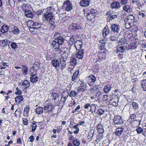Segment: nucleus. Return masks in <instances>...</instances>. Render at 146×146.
<instances>
[{
    "instance_id": "nucleus-59",
    "label": "nucleus",
    "mask_w": 146,
    "mask_h": 146,
    "mask_svg": "<svg viewBox=\"0 0 146 146\" xmlns=\"http://www.w3.org/2000/svg\"><path fill=\"white\" fill-rule=\"evenodd\" d=\"M129 117L130 119H133L136 118V115L135 113L130 114Z\"/></svg>"
},
{
    "instance_id": "nucleus-60",
    "label": "nucleus",
    "mask_w": 146,
    "mask_h": 146,
    "mask_svg": "<svg viewBox=\"0 0 146 146\" xmlns=\"http://www.w3.org/2000/svg\"><path fill=\"white\" fill-rule=\"evenodd\" d=\"M22 8L23 9V11L25 12V11H26V9H27V6L25 4H23L22 6Z\"/></svg>"
},
{
    "instance_id": "nucleus-55",
    "label": "nucleus",
    "mask_w": 146,
    "mask_h": 146,
    "mask_svg": "<svg viewBox=\"0 0 146 146\" xmlns=\"http://www.w3.org/2000/svg\"><path fill=\"white\" fill-rule=\"evenodd\" d=\"M29 106H26L24 108V112L25 113H28L29 111Z\"/></svg>"
},
{
    "instance_id": "nucleus-1",
    "label": "nucleus",
    "mask_w": 146,
    "mask_h": 146,
    "mask_svg": "<svg viewBox=\"0 0 146 146\" xmlns=\"http://www.w3.org/2000/svg\"><path fill=\"white\" fill-rule=\"evenodd\" d=\"M66 59L63 56H61L60 61L57 59H53L51 60V62L53 66L55 69L59 68L62 70H63L66 67Z\"/></svg>"
},
{
    "instance_id": "nucleus-43",
    "label": "nucleus",
    "mask_w": 146,
    "mask_h": 146,
    "mask_svg": "<svg viewBox=\"0 0 146 146\" xmlns=\"http://www.w3.org/2000/svg\"><path fill=\"white\" fill-rule=\"evenodd\" d=\"M49 23L51 25V27L53 29H54L55 27V23L52 20H50L49 21Z\"/></svg>"
},
{
    "instance_id": "nucleus-20",
    "label": "nucleus",
    "mask_w": 146,
    "mask_h": 146,
    "mask_svg": "<svg viewBox=\"0 0 146 146\" xmlns=\"http://www.w3.org/2000/svg\"><path fill=\"white\" fill-rule=\"evenodd\" d=\"M94 133V130H91L88 133V135L87 138L88 140H91L93 137Z\"/></svg>"
},
{
    "instance_id": "nucleus-61",
    "label": "nucleus",
    "mask_w": 146,
    "mask_h": 146,
    "mask_svg": "<svg viewBox=\"0 0 146 146\" xmlns=\"http://www.w3.org/2000/svg\"><path fill=\"white\" fill-rule=\"evenodd\" d=\"M126 16L125 15L123 14H121L120 16V18L121 19V20H122V22L123 21H124L123 20L125 17ZM120 18H119V19Z\"/></svg>"
},
{
    "instance_id": "nucleus-51",
    "label": "nucleus",
    "mask_w": 146,
    "mask_h": 146,
    "mask_svg": "<svg viewBox=\"0 0 146 146\" xmlns=\"http://www.w3.org/2000/svg\"><path fill=\"white\" fill-rule=\"evenodd\" d=\"M91 106V105L90 104L88 103L84 105V108L86 109H87V110L88 111V110L90 108Z\"/></svg>"
},
{
    "instance_id": "nucleus-8",
    "label": "nucleus",
    "mask_w": 146,
    "mask_h": 146,
    "mask_svg": "<svg viewBox=\"0 0 146 146\" xmlns=\"http://www.w3.org/2000/svg\"><path fill=\"white\" fill-rule=\"evenodd\" d=\"M69 29L72 30L74 31L81 29L80 24L77 23L70 24L69 26Z\"/></svg>"
},
{
    "instance_id": "nucleus-23",
    "label": "nucleus",
    "mask_w": 146,
    "mask_h": 146,
    "mask_svg": "<svg viewBox=\"0 0 146 146\" xmlns=\"http://www.w3.org/2000/svg\"><path fill=\"white\" fill-rule=\"evenodd\" d=\"M85 90V85L84 84H81L80 86L78 88L77 91L78 93L83 92Z\"/></svg>"
},
{
    "instance_id": "nucleus-47",
    "label": "nucleus",
    "mask_w": 146,
    "mask_h": 146,
    "mask_svg": "<svg viewBox=\"0 0 146 146\" xmlns=\"http://www.w3.org/2000/svg\"><path fill=\"white\" fill-rule=\"evenodd\" d=\"M136 131L137 132V133L138 134L141 133L143 131V129L140 127H139L137 128L136 129Z\"/></svg>"
},
{
    "instance_id": "nucleus-15",
    "label": "nucleus",
    "mask_w": 146,
    "mask_h": 146,
    "mask_svg": "<svg viewBox=\"0 0 146 146\" xmlns=\"http://www.w3.org/2000/svg\"><path fill=\"white\" fill-rule=\"evenodd\" d=\"M11 32L15 35H18L20 33V30L17 27H14Z\"/></svg>"
},
{
    "instance_id": "nucleus-14",
    "label": "nucleus",
    "mask_w": 146,
    "mask_h": 146,
    "mask_svg": "<svg viewBox=\"0 0 146 146\" xmlns=\"http://www.w3.org/2000/svg\"><path fill=\"white\" fill-rule=\"evenodd\" d=\"M97 129L98 131L100 133H103L104 131L102 125L100 123H98L97 127Z\"/></svg>"
},
{
    "instance_id": "nucleus-5",
    "label": "nucleus",
    "mask_w": 146,
    "mask_h": 146,
    "mask_svg": "<svg viewBox=\"0 0 146 146\" xmlns=\"http://www.w3.org/2000/svg\"><path fill=\"white\" fill-rule=\"evenodd\" d=\"M134 21V17L133 15H131L127 16L124 20V22L125 24L126 27L127 26V24L130 27H131L133 25V23Z\"/></svg>"
},
{
    "instance_id": "nucleus-4",
    "label": "nucleus",
    "mask_w": 146,
    "mask_h": 146,
    "mask_svg": "<svg viewBox=\"0 0 146 146\" xmlns=\"http://www.w3.org/2000/svg\"><path fill=\"white\" fill-rule=\"evenodd\" d=\"M127 40L124 38H122L119 40V52L123 53L127 49Z\"/></svg>"
},
{
    "instance_id": "nucleus-63",
    "label": "nucleus",
    "mask_w": 146,
    "mask_h": 146,
    "mask_svg": "<svg viewBox=\"0 0 146 146\" xmlns=\"http://www.w3.org/2000/svg\"><path fill=\"white\" fill-rule=\"evenodd\" d=\"M117 36L114 37V36H112L111 37L110 40H111L114 41L116 40H117L118 36L117 35Z\"/></svg>"
},
{
    "instance_id": "nucleus-50",
    "label": "nucleus",
    "mask_w": 146,
    "mask_h": 146,
    "mask_svg": "<svg viewBox=\"0 0 146 146\" xmlns=\"http://www.w3.org/2000/svg\"><path fill=\"white\" fill-rule=\"evenodd\" d=\"M128 0H121L120 3H119V7L121 5H120L121 4V5H125L126 3H127V2Z\"/></svg>"
},
{
    "instance_id": "nucleus-62",
    "label": "nucleus",
    "mask_w": 146,
    "mask_h": 146,
    "mask_svg": "<svg viewBox=\"0 0 146 146\" xmlns=\"http://www.w3.org/2000/svg\"><path fill=\"white\" fill-rule=\"evenodd\" d=\"M108 96L106 95H104L103 96V99L104 101H107L108 100Z\"/></svg>"
},
{
    "instance_id": "nucleus-46",
    "label": "nucleus",
    "mask_w": 146,
    "mask_h": 146,
    "mask_svg": "<svg viewBox=\"0 0 146 146\" xmlns=\"http://www.w3.org/2000/svg\"><path fill=\"white\" fill-rule=\"evenodd\" d=\"M104 112V110L102 109H100L98 110L97 113L101 116L103 114Z\"/></svg>"
},
{
    "instance_id": "nucleus-11",
    "label": "nucleus",
    "mask_w": 146,
    "mask_h": 146,
    "mask_svg": "<svg viewBox=\"0 0 146 146\" xmlns=\"http://www.w3.org/2000/svg\"><path fill=\"white\" fill-rule=\"evenodd\" d=\"M53 106L51 104H48L44 107V111L45 113L49 114L51 111L53 109Z\"/></svg>"
},
{
    "instance_id": "nucleus-29",
    "label": "nucleus",
    "mask_w": 146,
    "mask_h": 146,
    "mask_svg": "<svg viewBox=\"0 0 146 146\" xmlns=\"http://www.w3.org/2000/svg\"><path fill=\"white\" fill-rule=\"evenodd\" d=\"M142 88L144 91H146V79L143 80L141 82Z\"/></svg>"
},
{
    "instance_id": "nucleus-18",
    "label": "nucleus",
    "mask_w": 146,
    "mask_h": 146,
    "mask_svg": "<svg viewBox=\"0 0 146 146\" xmlns=\"http://www.w3.org/2000/svg\"><path fill=\"white\" fill-rule=\"evenodd\" d=\"M22 85L25 88H27L30 86V83L29 81L27 80H25L22 84Z\"/></svg>"
},
{
    "instance_id": "nucleus-7",
    "label": "nucleus",
    "mask_w": 146,
    "mask_h": 146,
    "mask_svg": "<svg viewBox=\"0 0 146 146\" xmlns=\"http://www.w3.org/2000/svg\"><path fill=\"white\" fill-rule=\"evenodd\" d=\"M31 73V75L30 77L31 82L33 84L36 83L38 81V79L37 75L36 74L37 72H32Z\"/></svg>"
},
{
    "instance_id": "nucleus-49",
    "label": "nucleus",
    "mask_w": 146,
    "mask_h": 146,
    "mask_svg": "<svg viewBox=\"0 0 146 146\" xmlns=\"http://www.w3.org/2000/svg\"><path fill=\"white\" fill-rule=\"evenodd\" d=\"M113 12L112 11L110 10L106 13V15L108 16L107 17H108L111 16L113 14Z\"/></svg>"
},
{
    "instance_id": "nucleus-58",
    "label": "nucleus",
    "mask_w": 146,
    "mask_h": 146,
    "mask_svg": "<svg viewBox=\"0 0 146 146\" xmlns=\"http://www.w3.org/2000/svg\"><path fill=\"white\" fill-rule=\"evenodd\" d=\"M90 13L91 14H97L98 13V11L96 9H92L90 10Z\"/></svg>"
},
{
    "instance_id": "nucleus-41",
    "label": "nucleus",
    "mask_w": 146,
    "mask_h": 146,
    "mask_svg": "<svg viewBox=\"0 0 146 146\" xmlns=\"http://www.w3.org/2000/svg\"><path fill=\"white\" fill-rule=\"evenodd\" d=\"M77 93L74 91H72L70 93L69 96L70 97H74L77 95Z\"/></svg>"
},
{
    "instance_id": "nucleus-31",
    "label": "nucleus",
    "mask_w": 146,
    "mask_h": 146,
    "mask_svg": "<svg viewBox=\"0 0 146 146\" xmlns=\"http://www.w3.org/2000/svg\"><path fill=\"white\" fill-rule=\"evenodd\" d=\"M111 89L110 86L109 85H107L105 86L104 88V92L105 93H108L110 92Z\"/></svg>"
},
{
    "instance_id": "nucleus-12",
    "label": "nucleus",
    "mask_w": 146,
    "mask_h": 146,
    "mask_svg": "<svg viewBox=\"0 0 146 146\" xmlns=\"http://www.w3.org/2000/svg\"><path fill=\"white\" fill-rule=\"evenodd\" d=\"M84 50L81 49L79 50L76 54V56L79 59H82L84 54Z\"/></svg>"
},
{
    "instance_id": "nucleus-64",
    "label": "nucleus",
    "mask_w": 146,
    "mask_h": 146,
    "mask_svg": "<svg viewBox=\"0 0 146 146\" xmlns=\"http://www.w3.org/2000/svg\"><path fill=\"white\" fill-rule=\"evenodd\" d=\"M34 138L33 135L31 136L29 138V141L30 142H33L34 140Z\"/></svg>"
},
{
    "instance_id": "nucleus-16",
    "label": "nucleus",
    "mask_w": 146,
    "mask_h": 146,
    "mask_svg": "<svg viewBox=\"0 0 146 146\" xmlns=\"http://www.w3.org/2000/svg\"><path fill=\"white\" fill-rule=\"evenodd\" d=\"M112 31L115 33H117L119 30V27L117 25L115 24H112L111 26Z\"/></svg>"
},
{
    "instance_id": "nucleus-24",
    "label": "nucleus",
    "mask_w": 146,
    "mask_h": 146,
    "mask_svg": "<svg viewBox=\"0 0 146 146\" xmlns=\"http://www.w3.org/2000/svg\"><path fill=\"white\" fill-rule=\"evenodd\" d=\"M96 105L94 104H92L91 105L90 109L88 111H91L92 113L94 112H96Z\"/></svg>"
},
{
    "instance_id": "nucleus-17",
    "label": "nucleus",
    "mask_w": 146,
    "mask_h": 146,
    "mask_svg": "<svg viewBox=\"0 0 146 146\" xmlns=\"http://www.w3.org/2000/svg\"><path fill=\"white\" fill-rule=\"evenodd\" d=\"M79 72L80 71L79 70H78L73 73L72 77V81H74L76 80L79 75Z\"/></svg>"
},
{
    "instance_id": "nucleus-35",
    "label": "nucleus",
    "mask_w": 146,
    "mask_h": 146,
    "mask_svg": "<svg viewBox=\"0 0 146 146\" xmlns=\"http://www.w3.org/2000/svg\"><path fill=\"white\" fill-rule=\"evenodd\" d=\"M37 122L35 121H33L32 124L31 125V127H32V131H34L36 129V123Z\"/></svg>"
},
{
    "instance_id": "nucleus-44",
    "label": "nucleus",
    "mask_w": 146,
    "mask_h": 146,
    "mask_svg": "<svg viewBox=\"0 0 146 146\" xmlns=\"http://www.w3.org/2000/svg\"><path fill=\"white\" fill-rule=\"evenodd\" d=\"M59 96L57 93H53L52 92L51 93V96L52 97L54 98V100H56V98H58Z\"/></svg>"
},
{
    "instance_id": "nucleus-27",
    "label": "nucleus",
    "mask_w": 146,
    "mask_h": 146,
    "mask_svg": "<svg viewBox=\"0 0 146 146\" xmlns=\"http://www.w3.org/2000/svg\"><path fill=\"white\" fill-rule=\"evenodd\" d=\"M11 43V41L9 40L4 39L2 40V44H3V46H6L7 45L9 46V44Z\"/></svg>"
},
{
    "instance_id": "nucleus-21",
    "label": "nucleus",
    "mask_w": 146,
    "mask_h": 146,
    "mask_svg": "<svg viewBox=\"0 0 146 146\" xmlns=\"http://www.w3.org/2000/svg\"><path fill=\"white\" fill-rule=\"evenodd\" d=\"M43 109L41 107L37 108L35 109V112L38 114H40L43 112Z\"/></svg>"
},
{
    "instance_id": "nucleus-52",
    "label": "nucleus",
    "mask_w": 146,
    "mask_h": 146,
    "mask_svg": "<svg viewBox=\"0 0 146 146\" xmlns=\"http://www.w3.org/2000/svg\"><path fill=\"white\" fill-rule=\"evenodd\" d=\"M76 103L75 100H72L70 101V102L69 104V107H72L73 106L75 105Z\"/></svg>"
},
{
    "instance_id": "nucleus-22",
    "label": "nucleus",
    "mask_w": 146,
    "mask_h": 146,
    "mask_svg": "<svg viewBox=\"0 0 146 146\" xmlns=\"http://www.w3.org/2000/svg\"><path fill=\"white\" fill-rule=\"evenodd\" d=\"M72 144L74 146H79L80 144V141L78 139L75 138L73 140Z\"/></svg>"
},
{
    "instance_id": "nucleus-40",
    "label": "nucleus",
    "mask_w": 146,
    "mask_h": 146,
    "mask_svg": "<svg viewBox=\"0 0 146 146\" xmlns=\"http://www.w3.org/2000/svg\"><path fill=\"white\" fill-rule=\"evenodd\" d=\"M117 17V15H112L111 16V17H107V20L108 21H110V20L113 19L115 18H116Z\"/></svg>"
},
{
    "instance_id": "nucleus-37",
    "label": "nucleus",
    "mask_w": 146,
    "mask_h": 146,
    "mask_svg": "<svg viewBox=\"0 0 146 146\" xmlns=\"http://www.w3.org/2000/svg\"><path fill=\"white\" fill-rule=\"evenodd\" d=\"M75 42V40L74 38L73 37H71L70 38L68 41V43L70 45H72L73 44H74Z\"/></svg>"
},
{
    "instance_id": "nucleus-32",
    "label": "nucleus",
    "mask_w": 146,
    "mask_h": 146,
    "mask_svg": "<svg viewBox=\"0 0 146 146\" xmlns=\"http://www.w3.org/2000/svg\"><path fill=\"white\" fill-rule=\"evenodd\" d=\"M132 105L133 109L135 111L138 109L139 107L137 103L133 102L132 103Z\"/></svg>"
},
{
    "instance_id": "nucleus-57",
    "label": "nucleus",
    "mask_w": 146,
    "mask_h": 146,
    "mask_svg": "<svg viewBox=\"0 0 146 146\" xmlns=\"http://www.w3.org/2000/svg\"><path fill=\"white\" fill-rule=\"evenodd\" d=\"M68 95L67 97L66 96H62V97L61 98V100H62V102L63 103H64L66 101V99L68 97Z\"/></svg>"
},
{
    "instance_id": "nucleus-56",
    "label": "nucleus",
    "mask_w": 146,
    "mask_h": 146,
    "mask_svg": "<svg viewBox=\"0 0 146 146\" xmlns=\"http://www.w3.org/2000/svg\"><path fill=\"white\" fill-rule=\"evenodd\" d=\"M23 124L25 125H27L28 124V120L26 118H23Z\"/></svg>"
},
{
    "instance_id": "nucleus-54",
    "label": "nucleus",
    "mask_w": 146,
    "mask_h": 146,
    "mask_svg": "<svg viewBox=\"0 0 146 146\" xmlns=\"http://www.w3.org/2000/svg\"><path fill=\"white\" fill-rule=\"evenodd\" d=\"M119 102V99L116 100V101H113V102L112 103V105L113 106H114L115 107H117L118 106V103Z\"/></svg>"
},
{
    "instance_id": "nucleus-3",
    "label": "nucleus",
    "mask_w": 146,
    "mask_h": 146,
    "mask_svg": "<svg viewBox=\"0 0 146 146\" xmlns=\"http://www.w3.org/2000/svg\"><path fill=\"white\" fill-rule=\"evenodd\" d=\"M46 10V11H45L44 13L42 19L43 21L44 22L46 21H48L52 19L54 17L52 13L55 11L54 9L51 7H47Z\"/></svg>"
},
{
    "instance_id": "nucleus-34",
    "label": "nucleus",
    "mask_w": 146,
    "mask_h": 146,
    "mask_svg": "<svg viewBox=\"0 0 146 146\" xmlns=\"http://www.w3.org/2000/svg\"><path fill=\"white\" fill-rule=\"evenodd\" d=\"M35 23L31 20H29L27 21V26L29 27H34Z\"/></svg>"
},
{
    "instance_id": "nucleus-13",
    "label": "nucleus",
    "mask_w": 146,
    "mask_h": 146,
    "mask_svg": "<svg viewBox=\"0 0 146 146\" xmlns=\"http://www.w3.org/2000/svg\"><path fill=\"white\" fill-rule=\"evenodd\" d=\"M110 30L108 27H105L103 29L102 32V35L105 38L109 33Z\"/></svg>"
},
{
    "instance_id": "nucleus-38",
    "label": "nucleus",
    "mask_w": 146,
    "mask_h": 146,
    "mask_svg": "<svg viewBox=\"0 0 146 146\" xmlns=\"http://www.w3.org/2000/svg\"><path fill=\"white\" fill-rule=\"evenodd\" d=\"M29 68L25 66H23L22 71L23 72V74L24 75H26L27 74V72Z\"/></svg>"
},
{
    "instance_id": "nucleus-30",
    "label": "nucleus",
    "mask_w": 146,
    "mask_h": 146,
    "mask_svg": "<svg viewBox=\"0 0 146 146\" xmlns=\"http://www.w3.org/2000/svg\"><path fill=\"white\" fill-rule=\"evenodd\" d=\"M70 64L73 66L75 65L77 63L76 59L74 57L72 58L70 61Z\"/></svg>"
},
{
    "instance_id": "nucleus-45",
    "label": "nucleus",
    "mask_w": 146,
    "mask_h": 146,
    "mask_svg": "<svg viewBox=\"0 0 146 146\" xmlns=\"http://www.w3.org/2000/svg\"><path fill=\"white\" fill-rule=\"evenodd\" d=\"M11 45L12 48L14 50L18 48L17 43L15 42L11 43Z\"/></svg>"
},
{
    "instance_id": "nucleus-42",
    "label": "nucleus",
    "mask_w": 146,
    "mask_h": 146,
    "mask_svg": "<svg viewBox=\"0 0 146 146\" xmlns=\"http://www.w3.org/2000/svg\"><path fill=\"white\" fill-rule=\"evenodd\" d=\"M72 128H74V129H76V130L74 131L73 132L75 134H77L79 132L80 129H79L78 127H77L75 125H74L73 126Z\"/></svg>"
},
{
    "instance_id": "nucleus-36",
    "label": "nucleus",
    "mask_w": 146,
    "mask_h": 146,
    "mask_svg": "<svg viewBox=\"0 0 146 146\" xmlns=\"http://www.w3.org/2000/svg\"><path fill=\"white\" fill-rule=\"evenodd\" d=\"M118 116L117 115L114 117L113 119V121L115 125H117L119 124V118Z\"/></svg>"
},
{
    "instance_id": "nucleus-9",
    "label": "nucleus",
    "mask_w": 146,
    "mask_h": 146,
    "mask_svg": "<svg viewBox=\"0 0 146 146\" xmlns=\"http://www.w3.org/2000/svg\"><path fill=\"white\" fill-rule=\"evenodd\" d=\"M91 3V0H81L79 5L82 7H86L90 5Z\"/></svg>"
},
{
    "instance_id": "nucleus-28",
    "label": "nucleus",
    "mask_w": 146,
    "mask_h": 146,
    "mask_svg": "<svg viewBox=\"0 0 146 146\" xmlns=\"http://www.w3.org/2000/svg\"><path fill=\"white\" fill-rule=\"evenodd\" d=\"M88 78L90 82H94L96 81V77L92 75L90 76Z\"/></svg>"
},
{
    "instance_id": "nucleus-2",
    "label": "nucleus",
    "mask_w": 146,
    "mask_h": 146,
    "mask_svg": "<svg viewBox=\"0 0 146 146\" xmlns=\"http://www.w3.org/2000/svg\"><path fill=\"white\" fill-rule=\"evenodd\" d=\"M54 38V40L52 41V45L54 48L58 49L59 48L60 46L62 45L63 43L64 39L58 33H55Z\"/></svg>"
},
{
    "instance_id": "nucleus-6",
    "label": "nucleus",
    "mask_w": 146,
    "mask_h": 146,
    "mask_svg": "<svg viewBox=\"0 0 146 146\" xmlns=\"http://www.w3.org/2000/svg\"><path fill=\"white\" fill-rule=\"evenodd\" d=\"M62 7L68 11H70L73 8L72 3L69 0L64 1Z\"/></svg>"
},
{
    "instance_id": "nucleus-48",
    "label": "nucleus",
    "mask_w": 146,
    "mask_h": 146,
    "mask_svg": "<svg viewBox=\"0 0 146 146\" xmlns=\"http://www.w3.org/2000/svg\"><path fill=\"white\" fill-rule=\"evenodd\" d=\"M41 25L40 23L36 22L35 23V25H34V27L35 28L38 29L40 27Z\"/></svg>"
},
{
    "instance_id": "nucleus-25",
    "label": "nucleus",
    "mask_w": 146,
    "mask_h": 146,
    "mask_svg": "<svg viewBox=\"0 0 146 146\" xmlns=\"http://www.w3.org/2000/svg\"><path fill=\"white\" fill-rule=\"evenodd\" d=\"M25 15L28 18H31L33 16V15L31 11H25Z\"/></svg>"
},
{
    "instance_id": "nucleus-19",
    "label": "nucleus",
    "mask_w": 146,
    "mask_h": 146,
    "mask_svg": "<svg viewBox=\"0 0 146 146\" xmlns=\"http://www.w3.org/2000/svg\"><path fill=\"white\" fill-rule=\"evenodd\" d=\"M8 26L5 25H3L1 29V31L2 33H5L7 32L9 29Z\"/></svg>"
},
{
    "instance_id": "nucleus-10",
    "label": "nucleus",
    "mask_w": 146,
    "mask_h": 146,
    "mask_svg": "<svg viewBox=\"0 0 146 146\" xmlns=\"http://www.w3.org/2000/svg\"><path fill=\"white\" fill-rule=\"evenodd\" d=\"M40 66V64L38 62H35L33 65V67L30 69L31 72H37Z\"/></svg>"
},
{
    "instance_id": "nucleus-26",
    "label": "nucleus",
    "mask_w": 146,
    "mask_h": 146,
    "mask_svg": "<svg viewBox=\"0 0 146 146\" xmlns=\"http://www.w3.org/2000/svg\"><path fill=\"white\" fill-rule=\"evenodd\" d=\"M119 6V2H114L111 5V7L112 9H118Z\"/></svg>"
},
{
    "instance_id": "nucleus-39",
    "label": "nucleus",
    "mask_w": 146,
    "mask_h": 146,
    "mask_svg": "<svg viewBox=\"0 0 146 146\" xmlns=\"http://www.w3.org/2000/svg\"><path fill=\"white\" fill-rule=\"evenodd\" d=\"M123 9L127 12L131 11L130 7L127 5H126L123 7Z\"/></svg>"
},
{
    "instance_id": "nucleus-53",
    "label": "nucleus",
    "mask_w": 146,
    "mask_h": 146,
    "mask_svg": "<svg viewBox=\"0 0 146 146\" xmlns=\"http://www.w3.org/2000/svg\"><path fill=\"white\" fill-rule=\"evenodd\" d=\"M136 48V46L135 45H133V44H130L128 46V49H133Z\"/></svg>"
},
{
    "instance_id": "nucleus-33",
    "label": "nucleus",
    "mask_w": 146,
    "mask_h": 146,
    "mask_svg": "<svg viewBox=\"0 0 146 146\" xmlns=\"http://www.w3.org/2000/svg\"><path fill=\"white\" fill-rule=\"evenodd\" d=\"M15 101L16 102L19 103L22 101L23 99V97L21 96H17L15 98Z\"/></svg>"
}]
</instances>
